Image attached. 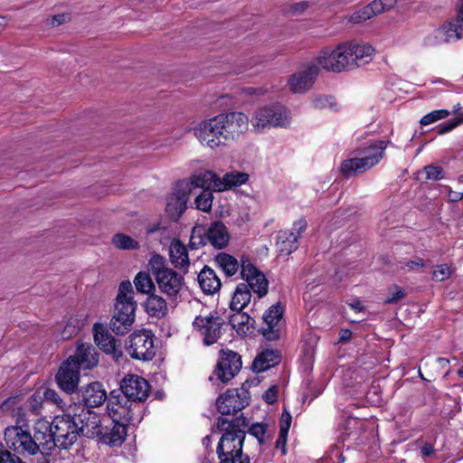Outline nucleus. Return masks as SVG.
<instances>
[{"label":"nucleus","mask_w":463,"mask_h":463,"mask_svg":"<svg viewBox=\"0 0 463 463\" xmlns=\"http://www.w3.org/2000/svg\"><path fill=\"white\" fill-rule=\"evenodd\" d=\"M249 129V117L240 111L220 113L204 119L192 128L198 142L215 150L237 140Z\"/></svg>","instance_id":"1"},{"label":"nucleus","mask_w":463,"mask_h":463,"mask_svg":"<svg viewBox=\"0 0 463 463\" xmlns=\"http://www.w3.org/2000/svg\"><path fill=\"white\" fill-rule=\"evenodd\" d=\"M241 277L246 283H240L233 292L230 304L232 311H241L247 307L251 298V291L257 294L259 298L268 293V279L245 255L241 257Z\"/></svg>","instance_id":"2"},{"label":"nucleus","mask_w":463,"mask_h":463,"mask_svg":"<svg viewBox=\"0 0 463 463\" xmlns=\"http://www.w3.org/2000/svg\"><path fill=\"white\" fill-rule=\"evenodd\" d=\"M149 271L153 274L160 292L166 296L169 305L175 307L181 300L184 290V278L166 265L164 256L154 253L147 262Z\"/></svg>","instance_id":"3"},{"label":"nucleus","mask_w":463,"mask_h":463,"mask_svg":"<svg viewBox=\"0 0 463 463\" xmlns=\"http://www.w3.org/2000/svg\"><path fill=\"white\" fill-rule=\"evenodd\" d=\"M387 146L388 142L383 140H371L361 145L352 153V157L341 163V174L350 178L375 166L383 158Z\"/></svg>","instance_id":"4"},{"label":"nucleus","mask_w":463,"mask_h":463,"mask_svg":"<svg viewBox=\"0 0 463 463\" xmlns=\"http://www.w3.org/2000/svg\"><path fill=\"white\" fill-rule=\"evenodd\" d=\"M217 428L225 431L217 447L220 463H250L249 457L242 454L244 432L234 430L232 423L222 417L217 420Z\"/></svg>","instance_id":"5"},{"label":"nucleus","mask_w":463,"mask_h":463,"mask_svg":"<svg viewBox=\"0 0 463 463\" xmlns=\"http://www.w3.org/2000/svg\"><path fill=\"white\" fill-rule=\"evenodd\" d=\"M136 309L132 284L128 280L122 281L116 298L115 312L109 322L110 329L119 335L129 332L135 322Z\"/></svg>","instance_id":"6"},{"label":"nucleus","mask_w":463,"mask_h":463,"mask_svg":"<svg viewBox=\"0 0 463 463\" xmlns=\"http://www.w3.org/2000/svg\"><path fill=\"white\" fill-rule=\"evenodd\" d=\"M289 110L283 105L276 103L257 108L249 118V125L258 134L271 128H287L290 126Z\"/></svg>","instance_id":"7"},{"label":"nucleus","mask_w":463,"mask_h":463,"mask_svg":"<svg viewBox=\"0 0 463 463\" xmlns=\"http://www.w3.org/2000/svg\"><path fill=\"white\" fill-rule=\"evenodd\" d=\"M107 412L110 420L117 423L136 426L142 420V410L138 403L133 402L121 393L112 392L108 399Z\"/></svg>","instance_id":"8"},{"label":"nucleus","mask_w":463,"mask_h":463,"mask_svg":"<svg viewBox=\"0 0 463 463\" xmlns=\"http://www.w3.org/2000/svg\"><path fill=\"white\" fill-rule=\"evenodd\" d=\"M341 71H348L372 61L374 49L368 43L344 42L338 44Z\"/></svg>","instance_id":"9"},{"label":"nucleus","mask_w":463,"mask_h":463,"mask_svg":"<svg viewBox=\"0 0 463 463\" xmlns=\"http://www.w3.org/2000/svg\"><path fill=\"white\" fill-rule=\"evenodd\" d=\"M225 320L217 311L200 314L193 321V328L205 345L215 344L224 332Z\"/></svg>","instance_id":"10"},{"label":"nucleus","mask_w":463,"mask_h":463,"mask_svg":"<svg viewBox=\"0 0 463 463\" xmlns=\"http://www.w3.org/2000/svg\"><path fill=\"white\" fill-rule=\"evenodd\" d=\"M206 241L216 249H223L228 245L230 233L222 222L216 221L209 225L204 235L199 230L193 229L189 246L191 249H198L205 245Z\"/></svg>","instance_id":"11"},{"label":"nucleus","mask_w":463,"mask_h":463,"mask_svg":"<svg viewBox=\"0 0 463 463\" xmlns=\"http://www.w3.org/2000/svg\"><path fill=\"white\" fill-rule=\"evenodd\" d=\"M6 446L21 455H34L39 451V445L34 440L27 426H9L5 430Z\"/></svg>","instance_id":"12"},{"label":"nucleus","mask_w":463,"mask_h":463,"mask_svg":"<svg viewBox=\"0 0 463 463\" xmlns=\"http://www.w3.org/2000/svg\"><path fill=\"white\" fill-rule=\"evenodd\" d=\"M54 437H56L57 447L68 449L80 436L79 426L75 420V413H64L56 416L52 420Z\"/></svg>","instance_id":"13"},{"label":"nucleus","mask_w":463,"mask_h":463,"mask_svg":"<svg viewBox=\"0 0 463 463\" xmlns=\"http://www.w3.org/2000/svg\"><path fill=\"white\" fill-rule=\"evenodd\" d=\"M127 349L132 358L144 361L151 360L156 354L152 332L144 329L131 334Z\"/></svg>","instance_id":"14"},{"label":"nucleus","mask_w":463,"mask_h":463,"mask_svg":"<svg viewBox=\"0 0 463 463\" xmlns=\"http://www.w3.org/2000/svg\"><path fill=\"white\" fill-rule=\"evenodd\" d=\"M241 355L232 350H222L214 371L217 378L222 383L232 380L241 368Z\"/></svg>","instance_id":"15"},{"label":"nucleus","mask_w":463,"mask_h":463,"mask_svg":"<svg viewBox=\"0 0 463 463\" xmlns=\"http://www.w3.org/2000/svg\"><path fill=\"white\" fill-rule=\"evenodd\" d=\"M190 184L185 180L176 184L175 191L166 197L165 211L169 217L177 220L186 209L187 201L192 194Z\"/></svg>","instance_id":"16"},{"label":"nucleus","mask_w":463,"mask_h":463,"mask_svg":"<svg viewBox=\"0 0 463 463\" xmlns=\"http://www.w3.org/2000/svg\"><path fill=\"white\" fill-rule=\"evenodd\" d=\"M307 229V221L300 218L293 223L290 231H280L277 245L280 256H288L298 247V240Z\"/></svg>","instance_id":"17"},{"label":"nucleus","mask_w":463,"mask_h":463,"mask_svg":"<svg viewBox=\"0 0 463 463\" xmlns=\"http://www.w3.org/2000/svg\"><path fill=\"white\" fill-rule=\"evenodd\" d=\"M71 411L75 413L80 434L88 438L97 437L102 427V422L99 416L82 405L75 404Z\"/></svg>","instance_id":"18"},{"label":"nucleus","mask_w":463,"mask_h":463,"mask_svg":"<svg viewBox=\"0 0 463 463\" xmlns=\"http://www.w3.org/2000/svg\"><path fill=\"white\" fill-rule=\"evenodd\" d=\"M80 371L72 358H67L61 364L55 375V381L59 388L68 394L75 392L80 382Z\"/></svg>","instance_id":"19"},{"label":"nucleus","mask_w":463,"mask_h":463,"mask_svg":"<svg viewBox=\"0 0 463 463\" xmlns=\"http://www.w3.org/2000/svg\"><path fill=\"white\" fill-rule=\"evenodd\" d=\"M318 73L317 65L313 62L308 63L288 78V89L293 93L307 92L313 86Z\"/></svg>","instance_id":"20"},{"label":"nucleus","mask_w":463,"mask_h":463,"mask_svg":"<svg viewBox=\"0 0 463 463\" xmlns=\"http://www.w3.org/2000/svg\"><path fill=\"white\" fill-rule=\"evenodd\" d=\"M120 390L122 395L136 402L145 401L147 398L150 386L143 377L128 374L122 380Z\"/></svg>","instance_id":"21"},{"label":"nucleus","mask_w":463,"mask_h":463,"mask_svg":"<svg viewBox=\"0 0 463 463\" xmlns=\"http://www.w3.org/2000/svg\"><path fill=\"white\" fill-rule=\"evenodd\" d=\"M284 307L280 303L272 305L263 315L262 335L269 341L279 337Z\"/></svg>","instance_id":"22"},{"label":"nucleus","mask_w":463,"mask_h":463,"mask_svg":"<svg viewBox=\"0 0 463 463\" xmlns=\"http://www.w3.org/2000/svg\"><path fill=\"white\" fill-rule=\"evenodd\" d=\"M39 445V451L47 453L57 447L56 437H54V428L52 422L43 419H39L34 426V437L33 438Z\"/></svg>","instance_id":"23"},{"label":"nucleus","mask_w":463,"mask_h":463,"mask_svg":"<svg viewBox=\"0 0 463 463\" xmlns=\"http://www.w3.org/2000/svg\"><path fill=\"white\" fill-rule=\"evenodd\" d=\"M94 342L100 350L108 354H111L115 360L122 356L120 345L114 336L100 324L93 326Z\"/></svg>","instance_id":"24"},{"label":"nucleus","mask_w":463,"mask_h":463,"mask_svg":"<svg viewBox=\"0 0 463 463\" xmlns=\"http://www.w3.org/2000/svg\"><path fill=\"white\" fill-rule=\"evenodd\" d=\"M127 435V428L123 423H117L113 420H103L102 427L97 437L100 441L109 446L121 444Z\"/></svg>","instance_id":"25"},{"label":"nucleus","mask_w":463,"mask_h":463,"mask_svg":"<svg viewBox=\"0 0 463 463\" xmlns=\"http://www.w3.org/2000/svg\"><path fill=\"white\" fill-rule=\"evenodd\" d=\"M72 358L73 363L80 369H92L99 364V353L91 344H79Z\"/></svg>","instance_id":"26"},{"label":"nucleus","mask_w":463,"mask_h":463,"mask_svg":"<svg viewBox=\"0 0 463 463\" xmlns=\"http://www.w3.org/2000/svg\"><path fill=\"white\" fill-rule=\"evenodd\" d=\"M338 55V44L335 47L327 46L318 52L312 62L317 65L318 70L321 68L327 71L341 72L340 58H337L339 57Z\"/></svg>","instance_id":"27"},{"label":"nucleus","mask_w":463,"mask_h":463,"mask_svg":"<svg viewBox=\"0 0 463 463\" xmlns=\"http://www.w3.org/2000/svg\"><path fill=\"white\" fill-rule=\"evenodd\" d=\"M247 402L241 398L237 390H228L221 395L216 402L218 411L222 415H229L241 411Z\"/></svg>","instance_id":"28"},{"label":"nucleus","mask_w":463,"mask_h":463,"mask_svg":"<svg viewBox=\"0 0 463 463\" xmlns=\"http://www.w3.org/2000/svg\"><path fill=\"white\" fill-rule=\"evenodd\" d=\"M80 396L86 409L99 407L109 399L103 385L99 382L91 383L80 390Z\"/></svg>","instance_id":"29"},{"label":"nucleus","mask_w":463,"mask_h":463,"mask_svg":"<svg viewBox=\"0 0 463 463\" xmlns=\"http://www.w3.org/2000/svg\"><path fill=\"white\" fill-rule=\"evenodd\" d=\"M218 175L213 171H200L191 177L190 181H186L190 184V193L195 194L194 190L203 189L202 191H216L218 192Z\"/></svg>","instance_id":"30"},{"label":"nucleus","mask_w":463,"mask_h":463,"mask_svg":"<svg viewBox=\"0 0 463 463\" xmlns=\"http://www.w3.org/2000/svg\"><path fill=\"white\" fill-rule=\"evenodd\" d=\"M169 260L175 269L184 273L188 271L190 260L187 248L179 239H174L170 243Z\"/></svg>","instance_id":"31"},{"label":"nucleus","mask_w":463,"mask_h":463,"mask_svg":"<svg viewBox=\"0 0 463 463\" xmlns=\"http://www.w3.org/2000/svg\"><path fill=\"white\" fill-rule=\"evenodd\" d=\"M437 34L446 42L459 40L463 36V14L457 10L455 18L439 28Z\"/></svg>","instance_id":"32"},{"label":"nucleus","mask_w":463,"mask_h":463,"mask_svg":"<svg viewBox=\"0 0 463 463\" xmlns=\"http://www.w3.org/2000/svg\"><path fill=\"white\" fill-rule=\"evenodd\" d=\"M197 279L201 289L207 295H213L218 292L222 286L215 271L208 266H204L200 271Z\"/></svg>","instance_id":"33"},{"label":"nucleus","mask_w":463,"mask_h":463,"mask_svg":"<svg viewBox=\"0 0 463 463\" xmlns=\"http://www.w3.org/2000/svg\"><path fill=\"white\" fill-rule=\"evenodd\" d=\"M88 315L84 311H79L71 315L61 331V336L63 339H70L80 333L87 325Z\"/></svg>","instance_id":"34"},{"label":"nucleus","mask_w":463,"mask_h":463,"mask_svg":"<svg viewBox=\"0 0 463 463\" xmlns=\"http://www.w3.org/2000/svg\"><path fill=\"white\" fill-rule=\"evenodd\" d=\"M168 305L169 303L163 297L154 292L149 294L145 303L147 314L157 318L165 317L167 315Z\"/></svg>","instance_id":"35"},{"label":"nucleus","mask_w":463,"mask_h":463,"mask_svg":"<svg viewBox=\"0 0 463 463\" xmlns=\"http://www.w3.org/2000/svg\"><path fill=\"white\" fill-rule=\"evenodd\" d=\"M279 357L275 351L265 350L259 354L253 361L252 367L258 372H264L279 363Z\"/></svg>","instance_id":"36"},{"label":"nucleus","mask_w":463,"mask_h":463,"mask_svg":"<svg viewBox=\"0 0 463 463\" xmlns=\"http://www.w3.org/2000/svg\"><path fill=\"white\" fill-rule=\"evenodd\" d=\"M215 262L225 273L226 276L232 277L237 273L239 269H241V260H238L233 256L220 252L215 256Z\"/></svg>","instance_id":"37"},{"label":"nucleus","mask_w":463,"mask_h":463,"mask_svg":"<svg viewBox=\"0 0 463 463\" xmlns=\"http://www.w3.org/2000/svg\"><path fill=\"white\" fill-rule=\"evenodd\" d=\"M248 177L247 174L241 172H230L225 174L222 178L218 176V192L243 184L247 182Z\"/></svg>","instance_id":"38"},{"label":"nucleus","mask_w":463,"mask_h":463,"mask_svg":"<svg viewBox=\"0 0 463 463\" xmlns=\"http://www.w3.org/2000/svg\"><path fill=\"white\" fill-rule=\"evenodd\" d=\"M234 312L230 316V324L238 333L245 334L252 327L254 320L247 313L241 311Z\"/></svg>","instance_id":"39"},{"label":"nucleus","mask_w":463,"mask_h":463,"mask_svg":"<svg viewBox=\"0 0 463 463\" xmlns=\"http://www.w3.org/2000/svg\"><path fill=\"white\" fill-rule=\"evenodd\" d=\"M134 285L136 289L143 294H151L155 291L156 287L148 271H139L134 278Z\"/></svg>","instance_id":"40"},{"label":"nucleus","mask_w":463,"mask_h":463,"mask_svg":"<svg viewBox=\"0 0 463 463\" xmlns=\"http://www.w3.org/2000/svg\"><path fill=\"white\" fill-rule=\"evenodd\" d=\"M111 242L119 250H138L140 248V244L137 240L122 232L114 234L111 239Z\"/></svg>","instance_id":"41"},{"label":"nucleus","mask_w":463,"mask_h":463,"mask_svg":"<svg viewBox=\"0 0 463 463\" xmlns=\"http://www.w3.org/2000/svg\"><path fill=\"white\" fill-rule=\"evenodd\" d=\"M375 15L378 14L376 11H374V7L371 2L369 5L354 11L352 14L348 16L347 20L352 24H361L371 19Z\"/></svg>","instance_id":"42"},{"label":"nucleus","mask_w":463,"mask_h":463,"mask_svg":"<svg viewBox=\"0 0 463 463\" xmlns=\"http://www.w3.org/2000/svg\"><path fill=\"white\" fill-rule=\"evenodd\" d=\"M312 106L317 109H328L334 111L338 109V105L335 99L333 96L323 94L317 95L313 98Z\"/></svg>","instance_id":"43"},{"label":"nucleus","mask_w":463,"mask_h":463,"mask_svg":"<svg viewBox=\"0 0 463 463\" xmlns=\"http://www.w3.org/2000/svg\"><path fill=\"white\" fill-rule=\"evenodd\" d=\"M291 420H292V418H291L290 413L288 411L284 410V411L281 414V418H280L279 435L277 442H276L277 447H279V445H282L283 447H285L287 436H288V430H289V428L291 425Z\"/></svg>","instance_id":"44"},{"label":"nucleus","mask_w":463,"mask_h":463,"mask_svg":"<svg viewBox=\"0 0 463 463\" xmlns=\"http://www.w3.org/2000/svg\"><path fill=\"white\" fill-rule=\"evenodd\" d=\"M213 199L212 191H201V193L195 196V207L198 210L207 213L212 209Z\"/></svg>","instance_id":"45"},{"label":"nucleus","mask_w":463,"mask_h":463,"mask_svg":"<svg viewBox=\"0 0 463 463\" xmlns=\"http://www.w3.org/2000/svg\"><path fill=\"white\" fill-rule=\"evenodd\" d=\"M449 115V112L447 109L433 110L422 117L420 122L421 125L427 126L439 119L446 118Z\"/></svg>","instance_id":"46"},{"label":"nucleus","mask_w":463,"mask_h":463,"mask_svg":"<svg viewBox=\"0 0 463 463\" xmlns=\"http://www.w3.org/2000/svg\"><path fill=\"white\" fill-rule=\"evenodd\" d=\"M43 401L44 398L43 393L40 392H35L30 396L28 400L29 410L36 415L40 414L42 411Z\"/></svg>","instance_id":"47"},{"label":"nucleus","mask_w":463,"mask_h":463,"mask_svg":"<svg viewBox=\"0 0 463 463\" xmlns=\"http://www.w3.org/2000/svg\"><path fill=\"white\" fill-rule=\"evenodd\" d=\"M43 395L46 402H50L55 404L61 410H64L66 403L60 397V395L56 392V391L50 389V388H46L44 390Z\"/></svg>","instance_id":"48"},{"label":"nucleus","mask_w":463,"mask_h":463,"mask_svg":"<svg viewBox=\"0 0 463 463\" xmlns=\"http://www.w3.org/2000/svg\"><path fill=\"white\" fill-rule=\"evenodd\" d=\"M399 3V0H373L372 2L377 14L392 9Z\"/></svg>","instance_id":"49"},{"label":"nucleus","mask_w":463,"mask_h":463,"mask_svg":"<svg viewBox=\"0 0 463 463\" xmlns=\"http://www.w3.org/2000/svg\"><path fill=\"white\" fill-rule=\"evenodd\" d=\"M450 275V268L446 264H442L435 267L432 272V279L436 281H444L445 279H449Z\"/></svg>","instance_id":"50"},{"label":"nucleus","mask_w":463,"mask_h":463,"mask_svg":"<svg viewBox=\"0 0 463 463\" xmlns=\"http://www.w3.org/2000/svg\"><path fill=\"white\" fill-rule=\"evenodd\" d=\"M462 122H463V118H461V117H457V118H451V119L448 120L447 122L439 126L438 133L440 135L446 134V133L451 131L452 129H454L455 128H457L458 126H459Z\"/></svg>","instance_id":"51"},{"label":"nucleus","mask_w":463,"mask_h":463,"mask_svg":"<svg viewBox=\"0 0 463 463\" xmlns=\"http://www.w3.org/2000/svg\"><path fill=\"white\" fill-rule=\"evenodd\" d=\"M405 297L404 290L399 286H393L390 289V294L387 298L384 300L385 304H394L398 302L400 299Z\"/></svg>","instance_id":"52"},{"label":"nucleus","mask_w":463,"mask_h":463,"mask_svg":"<svg viewBox=\"0 0 463 463\" xmlns=\"http://www.w3.org/2000/svg\"><path fill=\"white\" fill-rule=\"evenodd\" d=\"M267 431V426L262 423H255L250 429V433L256 437L260 443L264 442L265 434Z\"/></svg>","instance_id":"53"},{"label":"nucleus","mask_w":463,"mask_h":463,"mask_svg":"<svg viewBox=\"0 0 463 463\" xmlns=\"http://www.w3.org/2000/svg\"><path fill=\"white\" fill-rule=\"evenodd\" d=\"M427 179L440 180L443 178L442 168L439 166L427 165L425 167Z\"/></svg>","instance_id":"54"},{"label":"nucleus","mask_w":463,"mask_h":463,"mask_svg":"<svg viewBox=\"0 0 463 463\" xmlns=\"http://www.w3.org/2000/svg\"><path fill=\"white\" fill-rule=\"evenodd\" d=\"M425 266L424 260L420 258H417L413 260H410L404 263V266L402 267V269L407 268L409 271L417 270L419 269H421Z\"/></svg>","instance_id":"55"},{"label":"nucleus","mask_w":463,"mask_h":463,"mask_svg":"<svg viewBox=\"0 0 463 463\" xmlns=\"http://www.w3.org/2000/svg\"><path fill=\"white\" fill-rule=\"evenodd\" d=\"M309 6V3L307 1L298 2L290 5L289 12L292 14H300L304 13Z\"/></svg>","instance_id":"56"},{"label":"nucleus","mask_w":463,"mask_h":463,"mask_svg":"<svg viewBox=\"0 0 463 463\" xmlns=\"http://www.w3.org/2000/svg\"><path fill=\"white\" fill-rule=\"evenodd\" d=\"M263 398L269 404L276 402L277 392L275 388H269L268 391H266L265 393L263 394Z\"/></svg>","instance_id":"57"},{"label":"nucleus","mask_w":463,"mask_h":463,"mask_svg":"<svg viewBox=\"0 0 463 463\" xmlns=\"http://www.w3.org/2000/svg\"><path fill=\"white\" fill-rule=\"evenodd\" d=\"M66 18L67 16L64 14L54 15L51 18L49 24H51L52 26L60 25L65 23Z\"/></svg>","instance_id":"58"},{"label":"nucleus","mask_w":463,"mask_h":463,"mask_svg":"<svg viewBox=\"0 0 463 463\" xmlns=\"http://www.w3.org/2000/svg\"><path fill=\"white\" fill-rule=\"evenodd\" d=\"M420 451H421V454L424 456V457H429L430 456L431 454H433L434 452V448L432 445L429 444V443H426L424 444L421 449H420Z\"/></svg>","instance_id":"59"},{"label":"nucleus","mask_w":463,"mask_h":463,"mask_svg":"<svg viewBox=\"0 0 463 463\" xmlns=\"http://www.w3.org/2000/svg\"><path fill=\"white\" fill-rule=\"evenodd\" d=\"M449 197L451 202H458L463 198V193L451 191L449 194Z\"/></svg>","instance_id":"60"},{"label":"nucleus","mask_w":463,"mask_h":463,"mask_svg":"<svg viewBox=\"0 0 463 463\" xmlns=\"http://www.w3.org/2000/svg\"><path fill=\"white\" fill-rule=\"evenodd\" d=\"M352 335V332L350 330H342L340 335V341L345 342L348 340Z\"/></svg>","instance_id":"61"},{"label":"nucleus","mask_w":463,"mask_h":463,"mask_svg":"<svg viewBox=\"0 0 463 463\" xmlns=\"http://www.w3.org/2000/svg\"><path fill=\"white\" fill-rule=\"evenodd\" d=\"M350 307L355 311H361L363 309V305L360 301L351 303Z\"/></svg>","instance_id":"62"},{"label":"nucleus","mask_w":463,"mask_h":463,"mask_svg":"<svg viewBox=\"0 0 463 463\" xmlns=\"http://www.w3.org/2000/svg\"><path fill=\"white\" fill-rule=\"evenodd\" d=\"M211 444V438L210 436H206L203 439V445L208 448Z\"/></svg>","instance_id":"63"},{"label":"nucleus","mask_w":463,"mask_h":463,"mask_svg":"<svg viewBox=\"0 0 463 463\" xmlns=\"http://www.w3.org/2000/svg\"><path fill=\"white\" fill-rule=\"evenodd\" d=\"M458 11L463 14V0H459V3L458 5Z\"/></svg>","instance_id":"64"}]
</instances>
